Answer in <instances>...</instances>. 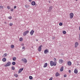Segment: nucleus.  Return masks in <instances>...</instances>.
<instances>
[{"instance_id":"f257e3e1","label":"nucleus","mask_w":80,"mask_h":80,"mask_svg":"<svg viewBox=\"0 0 80 80\" xmlns=\"http://www.w3.org/2000/svg\"><path fill=\"white\" fill-rule=\"evenodd\" d=\"M50 64L51 67H53V66H56L57 65V62H53V61H51L50 62Z\"/></svg>"},{"instance_id":"f03ea898","label":"nucleus","mask_w":80,"mask_h":80,"mask_svg":"<svg viewBox=\"0 0 80 80\" xmlns=\"http://www.w3.org/2000/svg\"><path fill=\"white\" fill-rule=\"evenodd\" d=\"M11 65V62H8L6 65H5V67H8V66H10Z\"/></svg>"},{"instance_id":"7ed1b4c3","label":"nucleus","mask_w":80,"mask_h":80,"mask_svg":"<svg viewBox=\"0 0 80 80\" xmlns=\"http://www.w3.org/2000/svg\"><path fill=\"white\" fill-rule=\"evenodd\" d=\"M29 33V31H26L23 33V36H25L26 35H27V33Z\"/></svg>"},{"instance_id":"20e7f679","label":"nucleus","mask_w":80,"mask_h":80,"mask_svg":"<svg viewBox=\"0 0 80 80\" xmlns=\"http://www.w3.org/2000/svg\"><path fill=\"white\" fill-rule=\"evenodd\" d=\"M70 18H71V19H72L73 18V13H71L70 14Z\"/></svg>"},{"instance_id":"39448f33","label":"nucleus","mask_w":80,"mask_h":80,"mask_svg":"<svg viewBox=\"0 0 80 80\" xmlns=\"http://www.w3.org/2000/svg\"><path fill=\"white\" fill-rule=\"evenodd\" d=\"M22 61L23 62L25 63H26L27 62V59L25 58H22Z\"/></svg>"},{"instance_id":"423d86ee","label":"nucleus","mask_w":80,"mask_h":80,"mask_svg":"<svg viewBox=\"0 0 80 80\" xmlns=\"http://www.w3.org/2000/svg\"><path fill=\"white\" fill-rule=\"evenodd\" d=\"M79 44H78V42H76L75 43V48H77Z\"/></svg>"},{"instance_id":"0eeeda50","label":"nucleus","mask_w":80,"mask_h":80,"mask_svg":"<svg viewBox=\"0 0 80 80\" xmlns=\"http://www.w3.org/2000/svg\"><path fill=\"white\" fill-rule=\"evenodd\" d=\"M42 45H41L39 47L38 49V50L39 52L41 51V50H42Z\"/></svg>"},{"instance_id":"6e6552de","label":"nucleus","mask_w":80,"mask_h":80,"mask_svg":"<svg viewBox=\"0 0 80 80\" xmlns=\"http://www.w3.org/2000/svg\"><path fill=\"white\" fill-rule=\"evenodd\" d=\"M49 52V51H48V49H46V50L44 51V53L45 54H46V53H48Z\"/></svg>"},{"instance_id":"1a4fd4ad","label":"nucleus","mask_w":80,"mask_h":80,"mask_svg":"<svg viewBox=\"0 0 80 80\" xmlns=\"http://www.w3.org/2000/svg\"><path fill=\"white\" fill-rule=\"evenodd\" d=\"M63 62V60L62 59H59V63L62 64Z\"/></svg>"},{"instance_id":"9d476101","label":"nucleus","mask_w":80,"mask_h":80,"mask_svg":"<svg viewBox=\"0 0 80 80\" xmlns=\"http://www.w3.org/2000/svg\"><path fill=\"white\" fill-rule=\"evenodd\" d=\"M34 30H32L30 32V34L31 35H33V33H34Z\"/></svg>"},{"instance_id":"9b49d317","label":"nucleus","mask_w":80,"mask_h":80,"mask_svg":"<svg viewBox=\"0 0 80 80\" xmlns=\"http://www.w3.org/2000/svg\"><path fill=\"white\" fill-rule=\"evenodd\" d=\"M23 70V68H22L19 69V70L18 71V73H21V72H22V71Z\"/></svg>"},{"instance_id":"f8f14e48","label":"nucleus","mask_w":80,"mask_h":80,"mask_svg":"<svg viewBox=\"0 0 80 80\" xmlns=\"http://www.w3.org/2000/svg\"><path fill=\"white\" fill-rule=\"evenodd\" d=\"M74 73H75L77 74L78 73V70H77V68H76L74 71Z\"/></svg>"},{"instance_id":"ddd939ff","label":"nucleus","mask_w":80,"mask_h":80,"mask_svg":"<svg viewBox=\"0 0 80 80\" xmlns=\"http://www.w3.org/2000/svg\"><path fill=\"white\" fill-rule=\"evenodd\" d=\"M48 66V63H46L44 64V65L43 66L44 68H45L46 67H47Z\"/></svg>"},{"instance_id":"4468645a","label":"nucleus","mask_w":80,"mask_h":80,"mask_svg":"<svg viewBox=\"0 0 80 80\" xmlns=\"http://www.w3.org/2000/svg\"><path fill=\"white\" fill-rule=\"evenodd\" d=\"M32 5H33L34 6V5H35L36 4V3H35V2H34V1H33L32 2Z\"/></svg>"},{"instance_id":"2eb2a0df","label":"nucleus","mask_w":80,"mask_h":80,"mask_svg":"<svg viewBox=\"0 0 80 80\" xmlns=\"http://www.w3.org/2000/svg\"><path fill=\"white\" fill-rule=\"evenodd\" d=\"M68 65L69 66L72 65V62L70 61H68Z\"/></svg>"},{"instance_id":"dca6fc26","label":"nucleus","mask_w":80,"mask_h":80,"mask_svg":"<svg viewBox=\"0 0 80 80\" xmlns=\"http://www.w3.org/2000/svg\"><path fill=\"white\" fill-rule=\"evenodd\" d=\"M55 75L56 77H58V76H60V74L58 72H56V73Z\"/></svg>"},{"instance_id":"f3484780","label":"nucleus","mask_w":80,"mask_h":80,"mask_svg":"<svg viewBox=\"0 0 80 80\" xmlns=\"http://www.w3.org/2000/svg\"><path fill=\"white\" fill-rule=\"evenodd\" d=\"M63 71V66H62L61 67V68L60 69V71L62 72Z\"/></svg>"},{"instance_id":"a211bd4d","label":"nucleus","mask_w":80,"mask_h":80,"mask_svg":"<svg viewBox=\"0 0 80 80\" xmlns=\"http://www.w3.org/2000/svg\"><path fill=\"white\" fill-rule=\"evenodd\" d=\"M2 60L3 62H6V61H7V59H6L5 58H4L3 59H2Z\"/></svg>"},{"instance_id":"6ab92c4d","label":"nucleus","mask_w":80,"mask_h":80,"mask_svg":"<svg viewBox=\"0 0 80 80\" xmlns=\"http://www.w3.org/2000/svg\"><path fill=\"white\" fill-rule=\"evenodd\" d=\"M16 59H17V58L16 57H14L12 58V60L13 61H15V60H16Z\"/></svg>"},{"instance_id":"aec40b11","label":"nucleus","mask_w":80,"mask_h":80,"mask_svg":"<svg viewBox=\"0 0 80 80\" xmlns=\"http://www.w3.org/2000/svg\"><path fill=\"white\" fill-rule=\"evenodd\" d=\"M29 79L30 80H32L33 79V77L32 76H29Z\"/></svg>"},{"instance_id":"412c9836","label":"nucleus","mask_w":80,"mask_h":80,"mask_svg":"<svg viewBox=\"0 0 80 80\" xmlns=\"http://www.w3.org/2000/svg\"><path fill=\"white\" fill-rule=\"evenodd\" d=\"M23 40V39L22 38H20L19 39V41H20V42H22Z\"/></svg>"},{"instance_id":"4be33fe9","label":"nucleus","mask_w":80,"mask_h":80,"mask_svg":"<svg viewBox=\"0 0 80 80\" xmlns=\"http://www.w3.org/2000/svg\"><path fill=\"white\" fill-rule=\"evenodd\" d=\"M49 8V10H52V8H53V7H52V6H50Z\"/></svg>"},{"instance_id":"5701e85b","label":"nucleus","mask_w":80,"mask_h":80,"mask_svg":"<svg viewBox=\"0 0 80 80\" xmlns=\"http://www.w3.org/2000/svg\"><path fill=\"white\" fill-rule=\"evenodd\" d=\"M16 64V63L15 62H13L12 63V65H15Z\"/></svg>"},{"instance_id":"b1692460","label":"nucleus","mask_w":80,"mask_h":80,"mask_svg":"<svg viewBox=\"0 0 80 80\" xmlns=\"http://www.w3.org/2000/svg\"><path fill=\"white\" fill-rule=\"evenodd\" d=\"M14 76L16 77H18V74H14Z\"/></svg>"},{"instance_id":"393cba45","label":"nucleus","mask_w":80,"mask_h":80,"mask_svg":"<svg viewBox=\"0 0 80 80\" xmlns=\"http://www.w3.org/2000/svg\"><path fill=\"white\" fill-rule=\"evenodd\" d=\"M62 25L63 23L62 22H60L59 24V25H60V26H62Z\"/></svg>"},{"instance_id":"a878e982","label":"nucleus","mask_w":80,"mask_h":80,"mask_svg":"<svg viewBox=\"0 0 80 80\" xmlns=\"http://www.w3.org/2000/svg\"><path fill=\"white\" fill-rule=\"evenodd\" d=\"M14 46L13 45H12L11 46V48H14Z\"/></svg>"},{"instance_id":"bb28decb","label":"nucleus","mask_w":80,"mask_h":80,"mask_svg":"<svg viewBox=\"0 0 80 80\" xmlns=\"http://www.w3.org/2000/svg\"><path fill=\"white\" fill-rule=\"evenodd\" d=\"M62 33L63 34H66V31H62Z\"/></svg>"},{"instance_id":"cd10ccee","label":"nucleus","mask_w":80,"mask_h":80,"mask_svg":"<svg viewBox=\"0 0 80 80\" xmlns=\"http://www.w3.org/2000/svg\"><path fill=\"white\" fill-rule=\"evenodd\" d=\"M25 7L26 8H28V6L27 5H25Z\"/></svg>"},{"instance_id":"c85d7f7f","label":"nucleus","mask_w":80,"mask_h":80,"mask_svg":"<svg viewBox=\"0 0 80 80\" xmlns=\"http://www.w3.org/2000/svg\"><path fill=\"white\" fill-rule=\"evenodd\" d=\"M12 70H15V67H12Z\"/></svg>"},{"instance_id":"c756f323","label":"nucleus","mask_w":80,"mask_h":80,"mask_svg":"<svg viewBox=\"0 0 80 80\" xmlns=\"http://www.w3.org/2000/svg\"><path fill=\"white\" fill-rule=\"evenodd\" d=\"M13 25V23H10L9 24V26H12Z\"/></svg>"},{"instance_id":"7c9ffc66","label":"nucleus","mask_w":80,"mask_h":80,"mask_svg":"<svg viewBox=\"0 0 80 80\" xmlns=\"http://www.w3.org/2000/svg\"><path fill=\"white\" fill-rule=\"evenodd\" d=\"M1 8L3 9V6H0V9H1Z\"/></svg>"},{"instance_id":"2f4dec72","label":"nucleus","mask_w":80,"mask_h":80,"mask_svg":"<svg viewBox=\"0 0 80 80\" xmlns=\"http://www.w3.org/2000/svg\"><path fill=\"white\" fill-rule=\"evenodd\" d=\"M4 57H7V53H5L4 54Z\"/></svg>"},{"instance_id":"473e14b6","label":"nucleus","mask_w":80,"mask_h":80,"mask_svg":"<svg viewBox=\"0 0 80 80\" xmlns=\"http://www.w3.org/2000/svg\"><path fill=\"white\" fill-rule=\"evenodd\" d=\"M22 49L23 50V49H25V47H23L22 48Z\"/></svg>"},{"instance_id":"72a5a7b5","label":"nucleus","mask_w":80,"mask_h":80,"mask_svg":"<svg viewBox=\"0 0 80 80\" xmlns=\"http://www.w3.org/2000/svg\"><path fill=\"white\" fill-rule=\"evenodd\" d=\"M12 16H10L8 17L9 19H12Z\"/></svg>"},{"instance_id":"f704fd0d","label":"nucleus","mask_w":80,"mask_h":80,"mask_svg":"<svg viewBox=\"0 0 80 80\" xmlns=\"http://www.w3.org/2000/svg\"><path fill=\"white\" fill-rule=\"evenodd\" d=\"M53 80V78H51L49 80Z\"/></svg>"},{"instance_id":"c9c22d12","label":"nucleus","mask_w":80,"mask_h":80,"mask_svg":"<svg viewBox=\"0 0 80 80\" xmlns=\"http://www.w3.org/2000/svg\"><path fill=\"white\" fill-rule=\"evenodd\" d=\"M7 8L8 9H10V7L9 6H8V7H7Z\"/></svg>"},{"instance_id":"e433bc0d","label":"nucleus","mask_w":80,"mask_h":80,"mask_svg":"<svg viewBox=\"0 0 80 80\" xmlns=\"http://www.w3.org/2000/svg\"><path fill=\"white\" fill-rule=\"evenodd\" d=\"M13 10H14L12 8V9H11V12H13Z\"/></svg>"},{"instance_id":"4c0bfd02","label":"nucleus","mask_w":80,"mask_h":80,"mask_svg":"<svg viewBox=\"0 0 80 80\" xmlns=\"http://www.w3.org/2000/svg\"><path fill=\"white\" fill-rule=\"evenodd\" d=\"M17 8V6H14V9H15V8Z\"/></svg>"},{"instance_id":"58836bf2","label":"nucleus","mask_w":80,"mask_h":80,"mask_svg":"<svg viewBox=\"0 0 80 80\" xmlns=\"http://www.w3.org/2000/svg\"><path fill=\"white\" fill-rule=\"evenodd\" d=\"M55 37H52V39H53V40H54V39H55Z\"/></svg>"},{"instance_id":"ea45409f","label":"nucleus","mask_w":80,"mask_h":80,"mask_svg":"<svg viewBox=\"0 0 80 80\" xmlns=\"http://www.w3.org/2000/svg\"><path fill=\"white\" fill-rule=\"evenodd\" d=\"M54 61H57V59H56V58H54Z\"/></svg>"},{"instance_id":"a19ab883","label":"nucleus","mask_w":80,"mask_h":80,"mask_svg":"<svg viewBox=\"0 0 80 80\" xmlns=\"http://www.w3.org/2000/svg\"><path fill=\"white\" fill-rule=\"evenodd\" d=\"M67 77V75L65 74L64 75V77Z\"/></svg>"},{"instance_id":"79ce46f5","label":"nucleus","mask_w":80,"mask_h":80,"mask_svg":"<svg viewBox=\"0 0 80 80\" xmlns=\"http://www.w3.org/2000/svg\"><path fill=\"white\" fill-rule=\"evenodd\" d=\"M69 73H70L71 72V70H69Z\"/></svg>"},{"instance_id":"37998d69","label":"nucleus","mask_w":80,"mask_h":80,"mask_svg":"<svg viewBox=\"0 0 80 80\" xmlns=\"http://www.w3.org/2000/svg\"><path fill=\"white\" fill-rule=\"evenodd\" d=\"M79 40H80V33L79 34Z\"/></svg>"},{"instance_id":"c03bdc74","label":"nucleus","mask_w":80,"mask_h":80,"mask_svg":"<svg viewBox=\"0 0 80 80\" xmlns=\"http://www.w3.org/2000/svg\"><path fill=\"white\" fill-rule=\"evenodd\" d=\"M38 39H36V41H38Z\"/></svg>"},{"instance_id":"a18cd8bd","label":"nucleus","mask_w":80,"mask_h":80,"mask_svg":"<svg viewBox=\"0 0 80 80\" xmlns=\"http://www.w3.org/2000/svg\"><path fill=\"white\" fill-rule=\"evenodd\" d=\"M29 2H31L32 1V0H29Z\"/></svg>"},{"instance_id":"49530a36","label":"nucleus","mask_w":80,"mask_h":80,"mask_svg":"<svg viewBox=\"0 0 80 80\" xmlns=\"http://www.w3.org/2000/svg\"><path fill=\"white\" fill-rule=\"evenodd\" d=\"M79 30H80V26L79 27Z\"/></svg>"},{"instance_id":"de8ad7c7","label":"nucleus","mask_w":80,"mask_h":80,"mask_svg":"<svg viewBox=\"0 0 80 80\" xmlns=\"http://www.w3.org/2000/svg\"><path fill=\"white\" fill-rule=\"evenodd\" d=\"M22 46H23V45H24V44H22Z\"/></svg>"},{"instance_id":"09e8293b","label":"nucleus","mask_w":80,"mask_h":80,"mask_svg":"<svg viewBox=\"0 0 80 80\" xmlns=\"http://www.w3.org/2000/svg\"><path fill=\"white\" fill-rule=\"evenodd\" d=\"M4 23H7V22H4Z\"/></svg>"},{"instance_id":"8fccbe9b","label":"nucleus","mask_w":80,"mask_h":80,"mask_svg":"<svg viewBox=\"0 0 80 80\" xmlns=\"http://www.w3.org/2000/svg\"><path fill=\"white\" fill-rule=\"evenodd\" d=\"M76 0V1H77V0Z\"/></svg>"}]
</instances>
